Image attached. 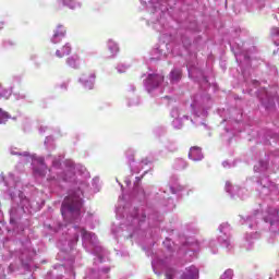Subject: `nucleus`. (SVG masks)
<instances>
[{
    "label": "nucleus",
    "mask_w": 279,
    "mask_h": 279,
    "mask_svg": "<svg viewBox=\"0 0 279 279\" xmlns=\"http://www.w3.org/2000/svg\"><path fill=\"white\" fill-rule=\"evenodd\" d=\"M84 202L76 193L66 196L61 205V215L66 223L77 221L82 216Z\"/></svg>",
    "instance_id": "obj_1"
},
{
    "label": "nucleus",
    "mask_w": 279,
    "mask_h": 279,
    "mask_svg": "<svg viewBox=\"0 0 279 279\" xmlns=\"http://www.w3.org/2000/svg\"><path fill=\"white\" fill-rule=\"evenodd\" d=\"M65 35H66V29L64 28V26H61V25L58 26L52 36V43L57 45V43H60Z\"/></svg>",
    "instance_id": "obj_2"
},
{
    "label": "nucleus",
    "mask_w": 279,
    "mask_h": 279,
    "mask_svg": "<svg viewBox=\"0 0 279 279\" xmlns=\"http://www.w3.org/2000/svg\"><path fill=\"white\" fill-rule=\"evenodd\" d=\"M199 270L195 266H191L185 269V272L181 276L182 279H197Z\"/></svg>",
    "instance_id": "obj_3"
},
{
    "label": "nucleus",
    "mask_w": 279,
    "mask_h": 279,
    "mask_svg": "<svg viewBox=\"0 0 279 279\" xmlns=\"http://www.w3.org/2000/svg\"><path fill=\"white\" fill-rule=\"evenodd\" d=\"M163 77L161 75L158 74H150L147 77V82L150 86H158V84H160V82H162Z\"/></svg>",
    "instance_id": "obj_4"
},
{
    "label": "nucleus",
    "mask_w": 279,
    "mask_h": 279,
    "mask_svg": "<svg viewBox=\"0 0 279 279\" xmlns=\"http://www.w3.org/2000/svg\"><path fill=\"white\" fill-rule=\"evenodd\" d=\"M66 64L70 66V69H80V57H69L66 59Z\"/></svg>",
    "instance_id": "obj_5"
},
{
    "label": "nucleus",
    "mask_w": 279,
    "mask_h": 279,
    "mask_svg": "<svg viewBox=\"0 0 279 279\" xmlns=\"http://www.w3.org/2000/svg\"><path fill=\"white\" fill-rule=\"evenodd\" d=\"M69 53H71V46L69 44L56 51L57 58H64V56H69Z\"/></svg>",
    "instance_id": "obj_6"
},
{
    "label": "nucleus",
    "mask_w": 279,
    "mask_h": 279,
    "mask_svg": "<svg viewBox=\"0 0 279 279\" xmlns=\"http://www.w3.org/2000/svg\"><path fill=\"white\" fill-rule=\"evenodd\" d=\"M182 80V70H172L170 73V82L175 84V82H180Z\"/></svg>",
    "instance_id": "obj_7"
},
{
    "label": "nucleus",
    "mask_w": 279,
    "mask_h": 279,
    "mask_svg": "<svg viewBox=\"0 0 279 279\" xmlns=\"http://www.w3.org/2000/svg\"><path fill=\"white\" fill-rule=\"evenodd\" d=\"M195 154H202V148L197 146L192 147L189 153V158L191 160H197V158H195Z\"/></svg>",
    "instance_id": "obj_8"
},
{
    "label": "nucleus",
    "mask_w": 279,
    "mask_h": 279,
    "mask_svg": "<svg viewBox=\"0 0 279 279\" xmlns=\"http://www.w3.org/2000/svg\"><path fill=\"white\" fill-rule=\"evenodd\" d=\"M109 50L111 51V56H114L116 53H119V46L114 41H108Z\"/></svg>",
    "instance_id": "obj_9"
},
{
    "label": "nucleus",
    "mask_w": 279,
    "mask_h": 279,
    "mask_svg": "<svg viewBox=\"0 0 279 279\" xmlns=\"http://www.w3.org/2000/svg\"><path fill=\"white\" fill-rule=\"evenodd\" d=\"M10 95H12V90L3 87L1 84H0V99L1 97H3L4 99H8V97H10Z\"/></svg>",
    "instance_id": "obj_10"
},
{
    "label": "nucleus",
    "mask_w": 279,
    "mask_h": 279,
    "mask_svg": "<svg viewBox=\"0 0 279 279\" xmlns=\"http://www.w3.org/2000/svg\"><path fill=\"white\" fill-rule=\"evenodd\" d=\"M10 119V113L0 108V124L5 123Z\"/></svg>",
    "instance_id": "obj_11"
},
{
    "label": "nucleus",
    "mask_w": 279,
    "mask_h": 279,
    "mask_svg": "<svg viewBox=\"0 0 279 279\" xmlns=\"http://www.w3.org/2000/svg\"><path fill=\"white\" fill-rule=\"evenodd\" d=\"M166 279H173V277L175 276V270L173 268H169L166 270Z\"/></svg>",
    "instance_id": "obj_12"
},
{
    "label": "nucleus",
    "mask_w": 279,
    "mask_h": 279,
    "mask_svg": "<svg viewBox=\"0 0 279 279\" xmlns=\"http://www.w3.org/2000/svg\"><path fill=\"white\" fill-rule=\"evenodd\" d=\"M220 279H232V272L226 271Z\"/></svg>",
    "instance_id": "obj_13"
},
{
    "label": "nucleus",
    "mask_w": 279,
    "mask_h": 279,
    "mask_svg": "<svg viewBox=\"0 0 279 279\" xmlns=\"http://www.w3.org/2000/svg\"><path fill=\"white\" fill-rule=\"evenodd\" d=\"M81 234L83 238H86V236H88V231H86V229H82Z\"/></svg>",
    "instance_id": "obj_14"
},
{
    "label": "nucleus",
    "mask_w": 279,
    "mask_h": 279,
    "mask_svg": "<svg viewBox=\"0 0 279 279\" xmlns=\"http://www.w3.org/2000/svg\"><path fill=\"white\" fill-rule=\"evenodd\" d=\"M223 246L225 247H230V240L229 239L223 240Z\"/></svg>",
    "instance_id": "obj_15"
},
{
    "label": "nucleus",
    "mask_w": 279,
    "mask_h": 279,
    "mask_svg": "<svg viewBox=\"0 0 279 279\" xmlns=\"http://www.w3.org/2000/svg\"><path fill=\"white\" fill-rule=\"evenodd\" d=\"M4 45H14V43H12L11 40H7L4 41Z\"/></svg>",
    "instance_id": "obj_16"
},
{
    "label": "nucleus",
    "mask_w": 279,
    "mask_h": 279,
    "mask_svg": "<svg viewBox=\"0 0 279 279\" xmlns=\"http://www.w3.org/2000/svg\"><path fill=\"white\" fill-rule=\"evenodd\" d=\"M58 3H59V5H60V3L64 4L65 0H58Z\"/></svg>",
    "instance_id": "obj_17"
},
{
    "label": "nucleus",
    "mask_w": 279,
    "mask_h": 279,
    "mask_svg": "<svg viewBox=\"0 0 279 279\" xmlns=\"http://www.w3.org/2000/svg\"><path fill=\"white\" fill-rule=\"evenodd\" d=\"M89 88H93V84H90Z\"/></svg>",
    "instance_id": "obj_18"
}]
</instances>
